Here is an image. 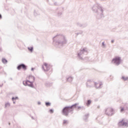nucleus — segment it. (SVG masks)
Listing matches in <instances>:
<instances>
[{"label": "nucleus", "instance_id": "0eeeda50", "mask_svg": "<svg viewBox=\"0 0 128 128\" xmlns=\"http://www.w3.org/2000/svg\"><path fill=\"white\" fill-rule=\"evenodd\" d=\"M22 68L26 70V66L24 64H22L18 66V70H22Z\"/></svg>", "mask_w": 128, "mask_h": 128}, {"label": "nucleus", "instance_id": "2eb2a0df", "mask_svg": "<svg viewBox=\"0 0 128 128\" xmlns=\"http://www.w3.org/2000/svg\"><path fill=\"white\" fill-rule=\"evenodd\" d=\"M2 62L4 64H6V62H8V60H6L3 58L2 60Z\"/></svg>", "mask_w": 128, "mask_h": 128}, {"label": "nucleus", "instance_id": "4be33fe9", "mask_svg": "<svg viewBox=\"0 0 128 128\" xmlns=\"http://www.w3.org/2000/svg\"><path fill=\"white\" fill-rule=\"evenodd\" d=\"M102 46H104V42H102Z\"/></svg>", "mask_w": 128, "mask_h": 128}, {"label": "nucleus", "instance_id": "dca6fc26", "mask_svg": "<svg viewBox=\"0 0 128 128\" xmlns=\"http://www.w3.org/2000/svg\"><path fill=\"white\" fill-rule=\"evenodd\" d=\"M46 106H50V103L47 102L46 103Z\"/></svg>", "mask_w": 128, "mask_h": 128}, {"label": "nucleus", "instance_id": "7ed1b4c3", "mask_svg": "<svg viewBox=\"0 0 128 128\" xmlns=\"http://www.w3.org/2000/svg\"><path fill=\"white\" fill-rule=\"evenodd\" d=\"M112 62L113 64H120V57H116L114 59L112 60Z\"/></svg>", "mask_w": 128, "mask_h": 128}, {"label": "nucleus", "instance_id": "f8f14e48", "mask_svg": "<svg viewBox=\"0 0 128 128\" xmlns=\"http://www.w3.org/2000/svg\"><path fill=\"white\" fill-rule=\"evenodd\" d=\"M90 104H92V101L90 100H88L86 104V106H89Z\"/></svg>", "mask_w": 128, "mask_h": 128}, {"label": "nucleus", "instance_id": "20e7f679", "mask_svg": "<svg viewBox=\"0 0 128 128\" xmlns=\"http://www.w3.org/2000/svg\"><path fill=\"white\" fill-rule=\"evenodd\" d=\"M42 68L44 72H48L50 68V66L47 63H44Z\"/></svg>", "mask_w": 128, "mask_h": 128}, {"label": "nucleus", "instance_id": "a878e982", "mask_svg": "<svg viewBox=\"0 0 128 128\" xmlns=\"http://www.w3.org/2000/svg\"><path fill=\"white\" fill-rule=\"evenodd\" d=\"M78 108H80V107H78Z\"/></svg>", "mask_w": 128, "mask_h": 128}, {"label": "nucleus", "instance_id": "4468645a", "mask_svg": "<svg viewBox=\"0 0 128 128\" xmlns=\"http://www.w3.org/2000/svg\"><path fill=\"white\" fill-rule=\"evenodd\" d=\"M10 104L9 103H6L5 104V108H10Z\"/></svg>", "mask_w": 128, "mask_h": 128}, {"label": "nucleus", "instance_id": "9d476101", "mask_svg": "<svg viewBox=\"0 0 128 128\" xmlns=\"http://www.w3.org/2000/svg\"><path fill=\"white\" fill-rule=\"evenodd\" d=\"M128 110V107L124 108V107H120V112H124V110Z\"/></svg>", "mask_w": 128, "mask_h": 128}, {"label": "nucleus", "instance_id": "393cba45", "mask_svg": "<svg viewBox=\"0 0 128 128\" xmlns=\"http://www.w3.org/2000/svg\"><path fill=\"white\" fill-rule=\"evenodd\" d=\"M12 100H14V98H12Z\"/></svg>", "mask_w": 128, "mask_h": 128}, {"label": "nucleus", "instance_id": "412c9836", "mask_svg": "<svg viewBox=\"0 0 128 128\" xmlns=\"http://www.w3.org/2000/svg\"><path fill=\"white\" fill-rule=\"evenodd\" d=\"M2 18V14H0V19Z\"/></svg>", "mask_w": 128, "mask_h": 128}, {"label": "nucleus", "instance_id": "9b49d317", "mask_svg": "<svg viewBox=\"0 0 128 128\" xmlns=\"http://www.w3.org/2000/svg\"><path fill=\"white\" fill-rule=\"evenodd\" d=\"M122 80H128V78L126 76H122Z\"/></svg>", "mask_w": 128, "mask_h": 128}, {"label": "nucleus", "instance_id": "f3484780", "mask_svg": "<svg viewBox=\"0 0 128 128\" xmlns=\"http://www.w3.org/2000/svg\"><path fill=\"white\" fill-rule=\"evenodd\" d=\"M50 114H52V112H54V110H50Z\"/></svg>", "mask_w": 128, "mask_h": 128}, {"label": "nucleus", "instance_id": "1a4fd4ad", "mask_svg": "<svg viewBox=\"0 0 128 128\" xmlns=\"http://www.w3.org/2000/svg\"><path fill=\"white\" fill-rule=\"evenodd\" d=\"M102 84V82H98V83L96 84V86L97 88H100Z\"/></svg>", "mask_w": 128, "mask_h": 128}, {"label": "nucleus", "instance_id": "423d86ee", "mask_svg": "<svg viewBox=\"0 0 128 128\" xmlns=\"http://www.w3.org/2000/svg\"><path fill=\"white\" fill-rule=\"evenodd\" d=\"M26 80L32 82H34V77L32 76H27Z\"/></svg>", "mask_w": 128, "mask_h": 128}, {"label": "nucleus", "instance_id": "f257e3e1", "mask_svg": "<svg viewBox=\"0 0 128 128\" xmlns=\"http://www.w3.org/2000/svg\"><path fill=\"white\" fill-rule=\"evenodd\" d=\"M78 104H75L72 105L71 107H66L64 108L65 112V116H68L67 112H72V108H76V106H78Z\"/></svg>", "mask_w": 128, "mask_h": 128}, {"label": "nucleus", "instance_id": "6e6552de", "mask_svg": "<svg viewBox=\"0 0 128 128\" xmlns=\"http://www.w3.org/2000/svg\"><path fill=\"white\" fill-rule=\"evenodd\" d=\"M114 112V110L112 108H108L106 110V114H110V112Z\"/></svg>", "mask_w": 128, "mask_h": 128}, {"label": "nucleus", "instance_id": "6ab92c4d", "mask_svg": "<svg viewBox=\"0 0 128 128\" xmlns=\"http://www.w3.org/2000/svg\"><path fill=\"white\" fill-rule=\"evenodd\" d=\"M86 48H84L82 50H81V52H86Z\"/></svg>", "mask_w": 128, "mask_h": 128}, {"label": "nucleus", "instance_id": "ddd939ff", "mask_svg": "<svg viewBox=\"0 0 128 128\" xmlns=\"http://www.w3.org/2000/svg\"><path fill=\"white\" fill-rule=\"evenodd\" d=\"M28 50L32 52V50H34V48L32 47L28 48Z\"/></svg>", "mask_w": 128, "mask_h": 128}, {"label": "nucleus", "instance_id": "b1692460", "mask_svg": "<svg viewBox=\"0 0 128 128\" xmlns=\"http://www.w3.org/2000/svg\"><path fill=\"white\" fill-rule=\"evenodd\" d=\"M32 70H34V68H32Z\"/></svg>", "mask_w": 128, "mask_h": 128}, {"label": "nucleus", "instance_id": "a211bd4d", "mask_svg": "<svg viewBox=\"0 0 128 128\" xmlns=\"http://www.w3.org/2000/svg\"><path fill=\"white\" fill-rule=\"evenodd\" d=\"M68 80H72V78H69L68 79Z\"/></svg>", "mask_w": 128, "mask_h": 128}, {"label": "nucleus", "instance_id": "bb28decb", "mask_svg": "<svg viewBox=\"0 0 128 128\" xmlns=\"http://www.w3.org/2000/svg\"><path fill=\"white\" fill-rule=\"evenodd\" d=\"M114 42V40H112V43Z\"/></svg>", "mask_w": 128, "mask_h": 128}, {"label": "nucleus", "instance_id": "f03ea898", "mask_svg": "<svg viewBox=\"0 0 128 128\" xmlns=\"http://www.w3.org/2000/svg\"><path fill=\"white\" fill-rule=\"evenodd\" d=\"M23 84L24 86H30V88L34 87V84H32V82L28 80L26 81H23Z\"/></svg>", "mask_w": 128, "mask_h": 128}, {"label": "nucleus", "instance_id": "aec40b11", "mask_svg": "<svg viewBox=\"0 0 128 128\" xmlns=\"http://www.w3.org/2000/svg\"><path fill=\"white\" fill-rule=\"evenodd\" d=\"M62 112H64V108H63V110H62Z\"/></svg>", "mask_w": 128, "mask_h": 128}, {"label": "nucleus", "instance_id": "39448f33", "mask_svg": "<svg viewBox=\"0 0 128 128\" xmlns=\"http://www.w3.org/2000/svg\"><path fill=\"white\" fill-rule=\"evenodd\" d=\"M120 126H128V122H126L124 120H122L118 124Z\"/></svg>", "mask_w": 128, "mask_h": 128}, {"label": "nucleus", "instance_id": "5701e85b", "mask_svg": "<svg viewBox=\"0 0 128 128\" xmlns=\"http://www.w3.org/2000/svg\"><path fill=\"white\" fill-rule=\"evenodd\" d=\"M100 108V106H97V108Z\"/></svg>", "mask_w": 128, "mask_h": 128}]
</instances>
